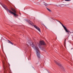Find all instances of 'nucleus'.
I'll return each mask as SVG.
<instances>
[{
	"label": "nucleus",
	"mask_w": 73,
	"mask_h": 73,
	"mask_svg": "<svg viewBox=\"0 0 73 73\" xmlns=\"http://www.w3.org/2000/svg\"><path fill=\"white\" fill-rule=\"evenodd\" d=\"M71 0H65L64 1H70Z\"/></svg>",
	"instance_id": "f8f14e48"
},
{
	"label": "nucleus",
	"mask_w": 73,
	"mask_h": 73,
	"mask_svg": "<svg viewBox=\"0 0 73 73\" xmlns=\"http://www.w3.org/2000/svg\"><path fill=\"white\" fill-rule=\"evenodd\" d=\"M1 5L2 7L5 8L6 10H7L9 13H11L12 15H13L15 17H17L18 16V15L17 14V12L15 9L13 8H11V11L9 10L8 9L7 7H6V6L5 5H2L1 4Z\"/></svg>",
	"instance_id": "f257e3e1"
},
{
	"label": "nucleus",
	"mask_w": 73,
	"mask_h": 73,
	"mask_svg": "<svg viewBox=\"0 0 73 73\" xmlns=\"http://www.w3.org/2000/svg\"><path fill=\"white\" fill-rule=\"evenodd\" d=\"M44 5H45V4H44Z\"/></svg>",
	"instance_id": "dca6fc26"
},
{
	"label": "nucleus",
	"mask_w": 73,
	"mask_h": 73,
	"mask_svg": "<svg viewBox=\"0 0 73 73\" xmlns=\"http://www.w3.org/2000/svg\"><path fill=\"white\" fill-rule=\"evenodd\" d=\"M54 62H55V63H56V64H57L58 65V66H60L61 67V68H62V69L63 70H64L63 71H65V70H64V68H63V67L62 66V65H61V64H60V63H58V62H57L56 61V60H54Z\"/></svg>",
	"instance_id": "39448f33"
},
{
	"label": "nucleus",
	"mask_w": 73,
	"mask_h": 73,
	"mask_svg": "<svg viewBox=\"0 0 73 73\" xmlns=\"http://www.w3.org/2000/svg\"><path fill=\"white\" fill-rule=\"evenodd\" d=\"M39 48H41V46H39Z\"/></svg>",
	"instance_id": "4468645a"
},
{
	"label": "nucleus",
	"mask_w": 73,
	"mask_h": 73,
	"mask_svg": "<svg viewBox=\"0 0 73 73\" xmlns=\"http://www.w3.org/2000/svg\"><path fill=\"white\" fill-rule=\"evenodd\" d=\"M46 9L47 11H49V12H51V10H50V9H48L47 8H46Z\"/></svg>",
	"instance_id": "9b49d317"
},
{
	"label": "nucleus",
	"mask_w": 73,
	"mask_h": 73,
	"mask_svg": "<svg viewBox=\"0 0 73 73\" xmlns=\"http://www.w3.org/2000/svg\"><path fill=\"white\" fill-rule=\"evenodd\" d=\"M27 21L28 22V23H29V24H30L31 25H32V24H33V23H32V22H31V21Z\"/></svg>",
	"instance_id": "6e6552de"
},
{
	"label": "nucleus",
	"mask_w": 73,
	"mask_h": 73,
	"mask_svg": "<svg viewBox=\"0 0 73 73\" xmlns=\"http://www.w3.org/2000/svg\"><path fill=\"white\" fill-rule=\"evenodd\" d=\"M65 6L68 5H65Z\"/></svg>",
	"instance_id": "2eb2a0df"
},
{
	"label": "nucleus",
	"mask_w": 73,
	"mask_h": 73,
	"mask_svg": "<svg viewBox=\"0 0 73 73\" xmlns=\"http://www.w3.org/2000/svg\"><path fill=\"white\" fill-rule=\"evenodd\" d=\"M31 60V57H29V58H28V60Z\"/></svg>",
	"instance_id": "ddd939ff"
},
{
	"label": "nucleus",
	"mask_w": 73,
	"mask_h": 73,
	"mask_svg": "<svg viewBox=\"0 0 73 73\" xmlns=\"http://www.w3.org/2000/svg\"><path fill=\"white\" fill-rule=\"evenodd\" d=\"M33 46L36 51V55L37 57L38 58H40V57H41L40 54V50H39V49H38V47H37V45L36 44L34 45Z\"/></svg>",
	"instance_id": "f03ea898"
},
{
	"label": "nucleus",
	"mask_w": 73,
	"mask_h": 73,
	"mask_svg": "<svg viewBox=\"0 0 73 73\" xmlns=\"http://www.w3.org/2000/svg\"><path fill=\"white\" fill-rule=\"evenodd\" d=\"M39 46H41V45H46V44L45 43L44 41H40V42L39 44Z\"/></svg>",
	"instance_id": "423d86ee"
},
{
	"label": "nucleus",
	"mask_w": 73,
	"mask_h": 73,
	"mask_svg": "<svg viewBox=\"0 0 73 73\" xmlns=\"http://www.w3.org/2000/svg\"><path fill=\"white\" fill-rule=\"evenodd\" d=\"M2 63L3 65L4 70L5 71L4 73H6V72H7V64H6L5 63V60H2Z\"/></svg>",
	"instance_id": "20e7f679"
},
{
	"label": "nucleus",
	"mask_w": 73,
	"mask_h": 73,
	"mask_svg": "<svg viewBox=\"0 0 73 73\" xmlns=\"http://www.w3.org/2000/svg\"><path fill=\"white\" fill-rule=\"evenodd\" d=\"M56 21H58V22H59V23H60V24H61V25H62V26L64 28V30H65L66 32H67V33H68V34H70V33H71V32H70V31L68 30L67 29H66V27H65V26H64V25H63V24H62V23H61L60 21H59L58 20H57Z\"/></svg>",
	"instance_id": "7ed1b4c3"
},
{
	"label": "nucleus",
	"mask_w": 73,
	"mask_h": 73,
	"mask_svg": "<svg viewBox=\"0 0 73 73\" xmlns=\"http://www.w3.org/2000/svg\"><path fill=\"white\" fill-rule=\"evenodd\" d=\"M34 27L36 29L40 32V28L39 27H38L36 26L35 25H34Z\"/></svg>",
	"instance_id": "0eeeda50"
},
{
	"label": "nucleus",
	"mask_w": 73,
	"mask_h": 73,
	"mask_svg": "<svg viewBox=\"0 0 73 73\" xmlns=\"http://www.w3.org/2000/svg\"><path fill=\"white\" fill-rule=\"evenodd\" d=\"M66 40H65L64 43V46L65 47L66 46Z\"/></svg>",
	"instance_id": "9d476101"
},
{
	"label": "nucleus",
	"mask_w": 73,
	"mask_h": 73,
	"mask_svg": "<svg viewBox=\"0 0 73 73\" xmlns=\"http://www.w3.org/2000/svg\"><path fill=\"white\" fill-rule=\"evenodd\" d=\"M8 43H9V44H11L12 45H13V44L12 42L10 40H8Z\"/></svg>",
	"instance_id": "1a4fd4ad"
}]
</instances>
